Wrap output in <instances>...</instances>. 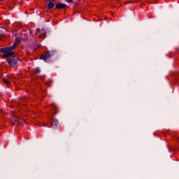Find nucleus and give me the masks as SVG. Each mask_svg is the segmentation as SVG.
<instances>
[{
    "label": "nucleus",
    "mask_w": 179,
    "mask_h": 179,
    "mask_svg": "<svg viewBox=\"0 0 179 179\" xmlns=\"http://www.w3.org/2000/svg\"><path fill=\"white\" fill-rule=\"evenodd\" d=\"M40 72H41V70L39 67H37L35 70V73H40Z\"/></svg>",
    "instance_id": "11"
},
{
    "label": "nucleus",
    "mask_w": 179,
    "mask_h": 179,
    "mask_svg": "<svg viewBox=\"0 0 179 179\" xmlns=\"http://www.w3.org/2000/svg\"><path fill=\"white\" fill-rule=\"evenodd\" d=\"M57 54L56 50H52L51 51H47L44 53V55H41L39 57V59H43L45 62H48V60L52 57H54V55Z\"/></svg>",
    "instance_id": "2"
},
{
    "label": "nucleus",
    "mask_w": 179,
    "mask_h": 179,
    "mask_svg": "<svg viewBox=\"0 0 179 179\" xmlns=\"http://www.w3.org/2000/svg\"><path fill=\"white\" fill-rule=\"evenodd\" d=\"M66 4L59 3L56 5L55 8L56 9H64V8H66Z\"/></svg>",
    "instance_id": "6"
},
{
    "label": "nucleus",
    "mask_w": 179,
    "mask_h": 179,
    "mask_svg": "<svg viewBox=\"0 0 179 179\" xmlns=\"http://www.w3.org/2000/svg\"><path fill=\"white\" fill-rule=\"evenodd\" d=\"M24 101H26V98H24Z\"/></svg>",
    "instance_id": "14"
},
{
    "label": "nucleus",
    "mask_w": 179,
    "mask_h": 179,
    "mask_svg": "<svg viewBox=\"0 0 179 179\" xmlns=\"http://www.w3.org/2000/svg\"><path fill=\"white\" fill-rule=\"evenodd\" d=\"M15 48H16V43H13V45L8 48L0 49V52H3V57L7 58L6 62L11 68H13L15 65H17V59L12 57L15 55V52H13Z\"/></svg>",
    "instance_id": "1"
},
{
    "label": "nucleus",
    "mask_w": 179,
    "mask_h": 179,
    "mask_svg": "<svg viewBox=\"0 0 179 179\" xmlns=\"http://www.w3.org/2000/svg\"><path fill=\"white\" fill-rule=\"evenodd\" d=\"M10 79H12V77L9 76L7 78H3V82L7 85L9 86L10 85V81H9Z\"/></svg>",
    "instance_id": "5"
},
{
    "label": "nucleus",
    "mask_w": 179,
    "mask_h": 179,
    "mask_svg": "<svg viewBox=\"0 0 179 179\" xmlns=\"http://www.w3.org/2000/svg\"><path fill=\"white\" fill-rule=\"evenodd\" d=\"M23 122V119L21 117H19L16 115H15L12 118V124L13 125H21V124Z\"/></svg>",
    "instance_id": "3"
},
{
    "label": "nucleus",
    "mask_w": 179,
    "mask_h": 179,
    "mask_svg": "<svg viewBox=\"0 0 179 179\" xmlns=\"http://www.w3.org/2000/svg\"><path fill=\"white\" fill-rule=\"evenodd\" d=\"M41 33L43 36L47 35V30L45 28H42Z\"/></svg>",
    "instance_id": "8"
},
{
    "label": "nucleus",
    "mask_w": 179,
    "mask_h": 179,
    "mask_svg": "<svg viewBox=\"0 0 179 179\" xmlns=\"http://www.w3.org/2000/svg\"><path fill=\"white\" fill-rule=\"evenodd\" d=\"M55 0H50V2H54Z\"/></svg>",
    "instance_id": "13"
},
{
    "label": "nucleus",
    "mask_w": 179,
    "mask_h": 179,
    "mask_svg": "<svg viewBox=\"0 0 179 179\" xmlns=\"http://www.w3.org/2000/svg\"><path fill=\"white\" fill-rule=\"evenodd\" d=\"M55 5L52 3V1H50L48 4V9H52L54 8Z\"/></svg>",
    "instance_id": "7"
},
{
    "label": "nucleus",
    "mask_w": 179,
    "mask_h": 179,
    "mask_svg": "<svg viewBox=\"0 0 179 179\" xmlns=\"http://www.w3.org/2000/svg\"><path fill=\"white\" fill-rule=\"evenodd\" d=\"M0 1H2V0H0Z\"/></svg>",
    "instance_id": "15"
},
{
    "label": "nucleus",
    "mask_w": 179,
    "mask_h": 179,
    "mask_svg": "<svg viewBox=\"0 0 179 179\" xmlns=\"http://www.w3.org/2000/svg\"><path fill=\"white\" fill-rule=\"evenodd\" d=\"M51 128H54V129L59 128V123L58 122V120L54 117L51 119Z\"/></svg>",
    "instance_id": "4"
},
{
    "label": "nucleus",
    "mask_w": 179,
    "mask_h": 179,
    "mask_svg": "<svg viewBox=\"0 0 179 179\" xmlns=\"http://www.w3.org/2000/svg\"><path fill=\"white\" fill-rule=\"evenodd\" d=\"M53 111H54L55 114H58V113H59V109H58L55 107H53Z\"/></svg>",
    "instance_id": "10"
},
{
    "label": "nucleus",
    "mask_w": 179,
    "mask_h": 179,
    "mask_svg": "<svg viewBox=\"0 0 179 179\" xmlns=\"http://www.w3.org/2000/svg\"><path fill=\"white\" fill-rule=\"evenodd\" d=\"M52 83V80H49L48 82L46 83V85L48 86V87H51Z\"/></svg>",
    "instance_id": "9"
},
{
    "label": "nucleus",
    "mask_w": 179,
    "mask_h": 179,
    "mask_svg": "<svg viewBox=\"0 0 179 179\" xmlns=\"http://www.w3.org/2000/svg\"><path fill=\"white\" fill-rule=\"evenodd\" d=\"M66 2H69V3H71V2H73L72 0H66Z\"/></svg>",
    "instance_id": "12"
}]
</instances>
